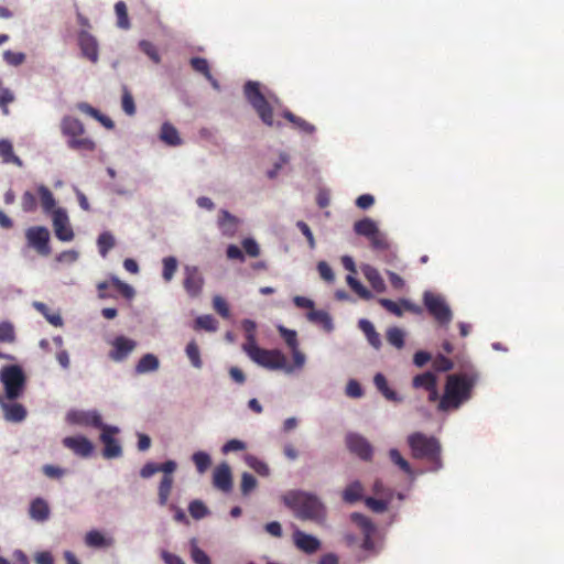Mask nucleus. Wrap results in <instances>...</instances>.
I'll use <instances>...</instances> for the list:
<instances>
[{"instance_id":"nucleus-49","label":"nucleus","mask_w":564,"mask_h":564,"mask_svg":"<svg viewBox=\"0 0 564 564\" xmlns=\"http://www.w3.org/2000/svg\"><path fill=\"white\" fill-rule=\"evenodd\" d=\"M97 245L100 254L106 257L109 250L115 247V237L110 232L105 231L99 235Z\"/></svg>"},{"instance_id":"nucleus-6","label":"nucleus","mask_w":564,"mask_h":564,"mask_svg":"<svg viewBox=\"0 0 564 564\" xmlns=\"http://www.w3.org/2000/svg\"><path fill=\"white\" fill-rule=\"evenodd\" d=\"M63 135L67 138V145L72 150L80 153L93 152L96 143L88 137H85V128L82 121L75 117L66 116L61 122Z\"/></svg>"},{"instance_id":"nucleus-12","label":"nucleus","mask_w":564,"mask_h":564,"mask_svg":"<svg viewBox=\"0 0 564 564\" xmlns=\"http://www.w3.org/2000/svg\"><path fill=\"white\" fill-rule=\"evenodd\" d=\"M412 387L417 390L422 389L426 391L429 402L433 403L440 399L437 377L431 371H425L414 376L412 379Z\"/></svg>"},{"instance_id":"nucleus-62","label":"nucleus","mask_w":564,"mask_h":564,"mask_svg":"<svg viewBox=\"0 0 564 564\" xmlns=\"http://www.w3.org/2000/svg\"><path fill=\"white\" fill-rule=\"evenodd\" d=\"M317 271L319 276L327 283H333L335 281V274L333 269L326 261H319L317 263Z\"/></svg>"},{"instance_id":"nucleus-29","label":"nucleus","mask_w":564,"mask_h":564,"mask_svg":"<svg viewBox=\"0 0 564 564\" xmlns=\"http://www.w3.org/2000/svg\"><path fill=\"white\" fill-rule=\"evenodd\" d=\"M4 419L9 422H21L26 416L25 408L20 403H2Z\"/></svg>"},{"instance_id":"nucleus-28","label":"nucleus","mask_w":564,"mask_h":564,"mask_svg":"<svg viewBox=\"0 0 564 564\" xmlns=\"http://www.w3.org/2000/svg\"><path fill=\"white\" fill-rule=\"evenodd\" d=\"M160 367L159 358L153 354H145L134 367L137 375L156 371Z\"/></svg>"},{"instance_id":"nucleus-63","label":"nucleus","mask_w":564,"mask_h":564,"mask_svg":"<svg viewBox=\"0 0 564 564\" xmlns=\"http://www.w3.org/2000/svg\"><path fill=\"white\" fill-rule=\"evenodd\" d=\"M14 100L13 93L8 88H0V108L3 115H9L8 105Z\"/></svg>"},{"instance_id":"nucleus-53","label":"nucleus","mask_w":564,"mask_h":564,"mask_svg":"<svg viewBox=\"0 0 564 564\" xmlns=\"http://www.w3.org/2000/svg\"><path fill=\"white\" fill-rule=\"evenodd\" d=\"M21 207L25 213H33L37 207L36 195L31 191H25L21 197Z\"/></svg>"},{"instance_id":"nucleus-27","label":"nucleus","mask_w":564,"mask_h":564,"mask_svg":"<svg viewBox=\"0 0 564 564\" xmlns=\"http://www.w3.org/2000/svg\"><path fill=\"white\" fill-rule=\"evenodd\" d=\"M362 273L366 280L369 282V284L376 292L382 293L386 291V283L380 272L376 268L371 265H365L362 268Z\"/></svg>"},{"instance_id":"nucleus-64","label":"nucleus","mask_w":564,"mask_h":564,"mask_svg":"<svg viewBox=\"0 0 564 564\" xmlns=\"http://www.w3.org/2000/svg\"><path fill=\"white\" fill-rule=\"evenodd\" d=\"M3 59L10 65L19 66L24 62L25 55L20 52H12L8 50L3 53Z\"/></svg>"},{"instance_id":"nucleus-22","label":"nucleus","mask_w":564,"mask_h":564,"mask_svg":"<svg viewBox=\"0 0 564 564\" xmlns=\"http://www.w3.org/2000/svg\"><path fill=\"white\" fill-rule=\"evenodd\" d=\"M239 220L229 212L223 209L218 217V227L226 237H234L238 230Z\"/></svg>"},{"instance_id":"nucleus-47","label":"nucleus","mask_w":564,"mask_h":564,"mask_svg":"<svg viewBox=\"0 0 564 564\" xmlns=\"http://www.w3.org/2000/svg\"><path fill=\"white\" fill-rule=\"evenodd\" d=\"M191 557L195 564H212L206 552L197 545L196 539L191 540Z\"/></svg>"},{"instance_id":"nucleus-16","label":"nucleus","mask_w":564,"mask_h":564,"mask_svg":"<svg viewBox=\"0 0 564 564\" xmlns=\"http://www.w3.org/2000/svg\"><path fill=\"white\" fill-rule=\"evenodd\" d=\"M63 445L70 449L75 455L79 457H89L94 451L93 443L83 435L67 436L63 440Z\"/></svg>"},{"instance_id":"nucleus-42","label":"nucleus","mask_w":564,"mask_h":564,"mask_svg":"<svg viewBox=\"0 0 564 564\" xmlns=\"http://www.w3.org/2000/svg\"><path fill=\"white\" fill-rule=\"evenodd\" d=\"M185 352L194 368L200 369L203 367L200 351H199L198 345L196 344L195 340H191L187 344V346L185 348Z\"/></svg>"},{"instance_id":"nucleus-39","label":"nucleus","mask_w":564,"mask_h":564,"mask_svg":"<svg viewBox=\"0 0 564 564\" xmlns=\"http://www.w3.org/2000/svg\"><path fill=\"white\" fill-rule=\"evenodd\" d=\"M362 497V485L359 481H354L348 485L344 492L343 499L348 503L357 502Z\"/></svg>"},{"instance_id":"nucleus-20","label":"nucleus","mask_w":564,"mask_h":564,"mask_svg":"<svg viewBox=\"0 0 564 564\" xmlns=\"http://www.w3.org/2000/svg\"><path fill=\"white\" fill-rule=\"evenodd\" d=\"M295 546L306 554H313L321 547V541L314 535L296 530L293 534Z\"/></svg>"},{"instance_id":"nucleus-58","label":"nucleus","mask_w":564,"mask_h":564,"mask_svg":"<svg viewBox=\"0 0 564 564\" xmlns=\"http://www.w3.org/2000/svg\"><path fill=\"white\" fill-rule=\"evenodd\" d=\"M247 464L260 476H269L270 474L269 466L254 456H248Z\"/></svg>"},{"instance_id":"nucleus-34","label":"nucleus","mask_w":564,"mask_h":564,"mask_svg":"<svg viewBox=\"0 0 564 564\" xmlns=\"http://www.w3.org/2000/svg\"><path fill=\"white\" fill-rule=\"evenodd\" d=\"M174 484L173 476H163L158 488V502L161 507L167 505Z\"/></svg>"},{"instance_id":"nucleus-17","label":"nucleus","mask_w":564,"mask_h":564,"mask_svg":"<svg viewBox=\"0 0 564 564\" xmlns=\"http://www.w3.org/2000/svg\"><path fill=\"white\" fill-rule=\"evenodd\" d=\"M348 449L364 460H368L372 456V447L370 443L358 434H348L346 436Z\"/></svg>"},{"instance_id":"nucleus-30","label":"nucleus","mask_w":564,"mask_h":564,"mask_svg":"<svg viewBox=\"0 0 564 564\" xmlns=\"http://www.w3.org/2000/svg\"><path fill=\"white\" fill-rule=\"evenodd\" d=\"M373 383L377 390L389 401L400 402L402 399L398 395V393L392 390L386 377L382 373H377L373 378Z\"/></svg>"},{"instance_id":"nucleus-43","label":"nucleus","mask_w":564,"mask_h":564,"mask_svg":"<svg viewBox=\"0 0 564 564\" xmlns=\"http://www.w3.org/2000/svg\"><path fill=\"white\" fill-rule=\"evenodd\" d=\"M218 322L212 315H202L195 319L194 329H204L207 332H216Z\"/></svg>"},{"instance_id":"nucleus-51","label":"nucleus","mask_w":564,"mask_h":564,"mask_svg":"<svg viewBox=\"0 0 564 564\" xmlns=\"http://www.w3.org/2000/svg\"><path fill=\"white\" fill-rule=\"evenodd\" d=\"M389 457L391 462L397 465L402 471H404L408 475H412V467L409 464V462L401 455V453L392 448L389 452Z\"/></svg>"},{"instance_id":"nucleus-8","label":"nucleus","mask_w":564,"mask_h":564,"mask_svg":"<svg viewBox=\"0 0 564 564\" xmlns=\"http://www.w3.org/2000/svg\"><path fill=\"white\" fill-rule=\"evenodd\" d=\"M0 381L4 387L6 397L15 400L23 393L26 378L20 366L10 365L1 368Z\"/></svg>"},{"instance_id":"nucleus-19","label":"nucleus","mask_w":564,"mask_h":564,"mask_svg":"<svg viewBox=\"0 0 564 564\" xmlns=\"http://www.w3.org/2000/svg\"><path fill=\"white\" fill-rule=\"evenodd\" d=\"M78 45L85 58L91 63H97L99 58L97 40L87 31H82L78 34Z\"/></svg>"},{"instance_id":"nucleus-36","label":"nucleus","mask_w":564,"mask_h":564,"mask_svg":"<svg viewBox=\"0 0 564 564\" xmlns=\"http://www.w3.org/2000/svg\"><path fill=\"white\" fill-rule=\"evenodd\" d=\"M371 248L382 252V251H389L393 258H395V250L391 248V245L389 240L387 239L386 235L382 234L380 230L376 232L370 239Z\"/></svg>"},{"instance_id":"nucleus-23","label":"nucleus","mask_w":564,"mask_h":564,"mask_svg":"<svg viewBox=\"0 0 564 564\" xmlns=\"http://www.w3.org/2000/svg\"><path fill=\"white\" fill-rule=\"evenodd\" d=\"M282 117L285 118L292 124V127L301 133L311 135L316 131L314 124L310 123L302 117L294 115L288 109L282 111Z\"/></svg>"},{"instance_id":"nucleus-60","label":"nucleus","mask_w":564,"mask_h":564,"mask_svg":"<svg viewBox=\"0 0 564 564\" xmlns=\"http://www.w3.org/2000/svg\"><path fill=\"white\" fill-rule=\"evenodd\" d=\"M257 487V479L249 473H243L241 476L240 489L242 495H249Z\"/></svg>"},{"instance_id":"nucleus-57","label":"nucleus","mask_w":564,"mask_h":564,"mask_svg":"<svg viewBox=\"0 0 564 564\" xmlns=\"http://www.w3.org/2000/svg\"><path fill=\"white\" fill-rule=\"evenodd\" d=\"M14 340L15 332L13 325L9 322L0 323V341L11 344Z\"/></svg>"},{"instance_id":"nucleus-61","label":"nucleus","mask_w":564,"mask_h":564,"mask_svg":"<svg viewBox=\"0 0 564 564\" xmlns=\"http://www.w3.org/2000/svg\"><path fill=\"white\" fill-rule=\"evenodd\" d=\"M213 307L214 310L224 318H229L230 311L227 302L219 295L214 296L213 299Z\"/></svg>"},{"instance_id":"nucleus-55","label":"nucleus","mask_w":564,"mask_h":564,"mask_svg":"<svg viewBox=\"0 0 564 564\" xmlns=\"http://www.w3.org/2000/svg\"><path fill=\"white\" fill-rule=\"evenodd\" d=\"M139 47L155 64H159L161 62V57H160V54H159L155 45L153 43H151L150 41L142 40L139 43Z\"/></svg>"},{"instance_id":"nucleus-13","label":"nucleus","mask_w":564,"mask_h":564,"mask_svg":"<svg viewBox=\"0 0 564 564\" xmlns=\"http://www.w3.org/2000/svg\"><path fill=\"white\" fill-rule=\"evenodd\" d=\"M67 421L70 424L80 426H90L96 429H102L106 424L102 423L101 415L93 411L75 410L67 413Z\"/></svg>"},{"instance_id":"nucleus-18","label":"nucleus","mask_w":564,"mask_h":564,"mask_svg":"<svg viewBox=\"0 0 564 564\" xmlns=\"http://www.w3.org/2000/svg\"><path fill=\"white\" fill-rule=\"evenodd\" d=\"M137 347L133 339L124 336H117L112 341V349L109 352L110 359L115 361L124 360Z\"/></svg>"},{"instance_id":"nucleus-40","label":"nucleus","mask_w":564,"mask_h":564,"mask_svg":"<svg viewBox=\"0 0 564 564\" xmlns=\"http://www.w3.org/2000/svg\"><path fill=\"white\" fill-rule=\"evenodd\" d=\"M33 306L36 308V311L43 314L47 322L53 326L59 327L63 325L62 316L58 313H51L46 304L42 302H34Z\"/></svg>"},{"instance_id":"nucleus-48","label":"nucleus","mask_w":564,"mask_h":564,"mask_svg":"<svg viewBox=\"0 0 564 564\" xmlns=\"http://www.w3.org/2000/svg\"><path fill=\"white\" fill-rule=\"evenodd\" d=\"M0 156L4 162H13L21 165V160L14 155L13 147L8 140H0Z\"/></svg>"},{"instance_id":"nucleus-24","label":"nucleus","mask_w":564,"mask_h":564,"mask_svg":"<svg viewBox=\"0 0 564 564\" xmlns=\"http://www.w3.org/2000/svg\"><path fill=\"white\" fill-rule=\"evenodd\" d=\"M192 68L205 76L214 89L219 90L220 85L218 80L212 75L208 61L204 57H192L189 61Z\"/></svg>"},{"instance_id":"nucleus-38","label":"nucleus","mask_w":564,"mask_h":564,"mask_svg":"<svg viewBox=\"0 0 564 564\" xmlns=\"http://www.w3.org/2000/svg\"><path fill=\"white\" fill-rule=\"evenodd\" d=\"M256 323L251 319H245L242 322V328L245 330L246 341L242 345L243 351H247L251 347L257 346L256 339Z\"/></svg>"},{"instance_id":"nucleus-37","label":"nucleus","mask_w":564,"mask_h":564,"mask_svg":"<svg viewBox=\"0 0 564 564\" xmlns=\"http://www.w3.org/2000/svg\"><path fill=\"white\" fill-rule=\"evenodd\" d=\"M393 497V492H389L388 498H373L368 497L365 499L366 506L371 509L373 512L382 513L388 510L389 503L391 502Z\"/></svg>"},{"instance_id":"nucleus-35","label":"nucleus","mask_w":564,"mask_h":564,"mask_svg":"<svg viewBox=\"0 0 564 564\" xmlns=\"http://www.w3.org/2000/svg\"><path fill=\"white\" fill-rule=\"evenodd\" d=\"M359 328L364 332L366 335L369 344L375 347L376 349H379L381 347V338L379 333L376 332L373 325L368 319H360Z\"/></svg>"},{"instance_id":"nucleus-2","label":"nucleus","mask_w":564,"mask_h":564,"mask_svg":"<svg viewBox=\"0 0 564 564\" xmlns=\"http://www.w3.org/2000/svg\"><path fill=\"white\" fill-rule=\"evenodd\" d=\"M283 502L293 510L295 517L303 521L323 523L326 518V508L319 498L302 490H291L283 496Z\"/></svg>"},{"instance_id":"nucleus-25","label":"nucleus","mask_w":564,"mask_h":564,"mask_svg":"<svg viewBox=\"0 0 564 564\" xmlns=\"http://www.w3.org/2000/svg\"><path fill=\"white\" fill-rule=\"evenodd\" d=\"M30 517L39 522L46 521L50 517V508L47 502L42 498H36L31 502Z\"/></svg>"},{"instance_id":"nucleus-56","label":"nucleus","mask_w":564,"mask_h":564,"mask_svg":"<svg viewBox=\"0 0 564 564\" xmlns=\"http://www.w3.org/2000/svg\"><path fill=\"white\" fill-rule=\"evenodd\" d=\"M110 284L119 291L123 297L130 300L134 296V290L131 285L122 282L117 276L110 278Z\"/></svg>"},{"instance_id":"nucleus-46","label":"nucleus","mask_w":564,"mask_h":564,"mask_svg":"<svg viewBox=\"0 0 564 564\" xmlns=\"http://www.w3.org/2000/svg\"><path fill=\"white\" fill-rule=\"evenodd\" d=\"M346 280L351 290L362 300H371L373 297V294L352 275H347Z\"/></svg>"},{"instance_id":"nucleus-54","label":"nucleus","mask_w":564,"mask_h":564,"mask_svg":"<svg viewBox=\"0 0 564 564\" xmlns=\"http://www.w3.org/2000/svg\"><path fill=\"white\" fill-rule=\"evenodd\" d=\"M188 512L195 520H200L208 514V509L203 501L193 500L188 506Z\"/></svg>"},{"instance_id":"nucleus-32","label":"nucleus","mask_w":564,"mask_h":564,"mask_svg":"<svg viewBox=\"0 0 564 564\" xmlns=\"http://www.w3.org/2000/svg\"><path fill=\"white\" fill-rule=\"evenodd\" d=\"M85 543L90 547H109L113 544V539L106 538L98 530H91L86 533Z\"/></svg>"},{"instance_id":"nucleus-45","label":"nucleus","mask_w":564,"mask_h":564,"mask_svg":"<svg viewBox=\"0 0 564 564\" xmlns=\"http://www.w3.org/2000/svg\"><path fill=\"white\" fill-rule=\"evenodd\" d=\"M163 270H162V278L165 282H170L176 270H177V259L175 257H165L162 260Z\"/></svg>"},{"instance_id":"nucleus-52","label":"nucleus","mask_w":564,"mask_h":564,"mask_svg":"<svg viewBox=\"0 0 564 564\" xmlns=\"http://www.w3.org/2000/svg\"><path fill=\"white\" fill-rule=\"evenodd\" d=\"M350 519L354 523H356L361 529L362 534H365V533L369 534V533L375 532V527H373L372 522L366 516L358 513V512H354V513H351Z\"/></svg>"},{"instance_id":"nucleus-5","label":"nucleus","mask_w":564,"mask_h":564,"mask_svg":"<svg viewBox=\"0 0 564 564\" xmlns=\"http://www.w3.org/2000/svg\"><path fill=\"white\" fill-rule=\"evenodd\" d=\"M243 94L248 102L252 106L261 121L272 128H281L280 121L273 119V108L269 100H274L272 96L265 97L260 89L258 82L248 80L243 86Z\"/></svg>"},{"instance_id":"nucleus-7","label":"nucleus","mask_w":564,"mask_h":564,"mask_svg":"<svg viewBox=\"0 0 564 564\" xmlns=\"http://www.w3.org/2000/svg\"><path fill=\"white\" fill-rule=\"evenodd\" d=\"M257 365L270 370H283L286 373L293 372V367L288 364L284 354L278 349H264L258 345L245 351Z\"/></svg>"},{"instance_id":"nucleus-50","label":"nucleus","mask_w":564,"mask_h":564,"mask_svg":"<svg viewBox=\"0 0 564 564\" xmlns=\"http://www.w3.org/2000/svg\"><path fill=\"white\" fill-rule=\"evenodd\" d=\"M192 460L199 474H204L210 466V456L205 452H196L192 456Z\"/></svg>"},{"instance_id":"nucleus-11","label":"nucleus","mask_w":564,"mask_h":564,"mask_svg":"<svg viewBox=\"0 0 564 564\" xmlns=\"http://www.w3.org/2000/svg\"><path fill=\"white\" fill-rule=\"evenodd\" d=\"M120 430L117 426L105 425L101 429L100 441L104 444L102 455L105 458H117L122 455V447L118 440L115 438Z\"/></svg>"},{"instance_id":"nucleus-9","label":"nucleus","mask_w":564,"mask_h":564,"mask_svg":"<svg viewBox=\"0 0 564 564\" xmlns=\"http://www.w3.org/2000/svg\"><path fill=\"white\" fill-rule=\"evenodd\" d=\"M423 303L440 325H448L452 322V310L442 295L426 291L423 294Z\"/></svg>"},{"instance_id":"nucleus-14","label":"nucleus","mask_w":564,"mask_h":564,"mask_svg":"<svg viewBox=\"0 0 564 564\" xmlns=\"http://www.w3.org/2000/svg\"><path fill=\"white\" fill-rule=\"evenodd\" d=\"M183 286L191 297H197L202 293L204 278L197 267L186 265L184 268Z\"/></svg>"},{"instance_id":"nucleus-10","label":"nucleus","mask_w":564,"mask_h":564,"mask_svg":"<svg viewBox=\"0 0 564 564\" xmlns=\"http://www.w3.org/2000/svg\"><path fill=\"white\" fill-rule=\"evenodd\" d=\"M25 238L28 246L33 248L40 256L47 257L51 254L50 231L46 227L33 226L28 228Z\"/></svg>"},{"instance_id":"nucleus-44","label":"nucleus","mask_w":564,"mask_h":564,"mask_svg":"<svg viewBox=\"0 0 564 564\" xmlns=\"http://www.w3.org/2000/svg\"><path fill=\"white\" fill-rule=\"evenodd\" d=\"M115 11L117 14V25L120 29L127 30L130 28V20L128 15V9L123 1H118L115 4Z\"/></svg>"},{"instance_id":"nucleus-3","label":"nucleus","mask_w":564,"mask_h":564,"mask_svg":"<svg viewBox=\"0 0 564 564\" xmlns=\"http://www.w3.org/2000/svg\"><path fill=\"white\" fill-rule=\"evenodd\" d=\"M406 443L414 459H420L431 465L432 471L443 467L442 445L438 438L422 432H413L406 437Z\"/></svg>"},{"instance_id":"nucleus-26","label":"nucleus","mask_w":564,"mask_h":564,"mask_svg":"<svg viewBox=\"0 0 564 564\" xmlns=\"http://www.w3.org/2000/svg\"><path fill=\"white\" fill-rule=\"evenodd\" d=\"M160 139L170 147L182 144V139L177 129L170 122H164L161 127Z\"/></svg>"},{"instance_id":"nucleus-4","label":"nucleus","mask_w":564,"mask_h":564,"mask_svg":"<svg viewBox=\"0 0 564 564\" xmlns=\"http://www.w3.org/2000/svg\"><path fill=\"white\" fill-rule=\"evenodd\" d=\"M41 206L46 214H52L55 236L61 241H72L74 231L69 225L67 213L63 208H55L56 202L53 193L45 185L37 186Z\"/></svg>"},{"instance_id":"nucleus-31","label":"nucleus","mask_w":564,"mask_h":564,"mask_svg":"<svg viewBox=\"0 0 564 564\" xmlns=\"http://www.w3.org/2000/svg\"><path fill=\"white\" fill-rule=\"evenodd\" d=\"M307 319L323 327L324 330H333V321L330 315L323 310H312L306 315Z\"/></svg>"},{"instance_id":"nucleus-59","label":"nucleus","mask_w":564,"mask_h":564,"mask_svg":"<svg viewBox=\"0 0 564 564\" xmlns=\"http://www.w3.org/2000/svg\"><path fill=\"white\" fill-rule=\"evenodd\" d=\"M121 106L127 115L132 116L135 113L134 100L127 87H123Z\"/></svg>"},{"instance_id":"nucleus-1","label":"nucleus","mask_w":564,"mask_h":564,"mask_svg":"<svg viewBox=\"0 0 564 564\" xmlns=\"http://www.w3.org/2000/svg\"><path fill=\"white\" fill-rule=\"evenodd\" d=\"M479 376L475 371L448 375L444 393L437 400V410L449 412L459 409L471 395Z\"/></svg>"},{"instance_id":"nucleus-41","label":"nucleus","mask_w":564,"mask_h":564,"mask_svg":"<svg viewBox=\"0 0 564 564\" xmlns=\"http://www.w3.org/2000/svg\"><path fill=\"white\" fill-rule=\"evenodd\" d=\"M386 336L390 345L398 349L403 348L405 334L400 327L392 326L388 328Z\"/></svg>"},{"instance_id":"nucleus-21","label":"nucleus","mask_w":564,"mask_h":564,"mask_svg":"<svg viewBox=\"0 0 564 564\" xmlns=\"http://www.w3.org/2000/svg\"><path fill=\"white\" fill-rule=\"evenodd\" d=\"M213 484L216 488L227 492L232 488V476L230 467L223 463L218 465L213 475Z\"/></svg>"},{"instance_id":"nucleus-15","label":"nucleus","mask_w":564,"mask_h":564,"mask_svg":"<svg viewBox=\"0 0 564 564\" xmlns=\"http://www.w3.org/2000/svg\"><path fill=\"white\" fill-rule=\"evenodd\" d=\"M379 304L386 308L391 314L401 317L404 311H408L413 314H421L422 307L412 303L409 300L401 299L399 302H394L389 299H379Z\"/></svg>"},{"instance_id":"nucleus-33","label":"nucleus","mask_w":564,"mask_h":564,"mask_svg":"<svg viewBox=\"0 0 564 564\" xmlns=\"http://www.w3.org/2000/svg\"><path fill=\"white\" fill-rule=\"evenodd\" d=\"M354 230L357 235L370 239L377 231H379V228L375 220L366 217L355 223Z\"/></svg>"}]
</instances>
